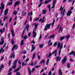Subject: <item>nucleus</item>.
I'll return each mask as SVG.
<instances>
[{
	"mask_svg": "<svg viewBox=\"0 0 75 75\" xmlns=\"http://www.w3.org/2000/svg\"><path fill=\"white\" fill-rule=\"evenodd\" d=\"M59 48V55H60L61 54V49H62L63 48V43H62L61 45L60 43L59 42H58V44L57 45V48Z\"/></svg>",
	"mask_w": 75,
	"mask_h": 75,
	"instance_id": "f257e3e1",
	"label": "nucleus"
},
{
	"mask_svg": "<svg viewBox=\"0 0 75 75\" xmlns=\"http://www.w3.org/2000/svg\"><path fill=\"white\" fill-rule=\"evenodd\" d=\"M38 23H35L34 26L35 28L33 32V37L34 38H35V37H36V35H37V33L35 32V31H36V28H37V27H38Z\"/></svg>",
	"mask_w": 75,
	"mask_h": 75,
	"instance_id": "f03ea898",
	"label": "nucleus"
},
{
	"mask_svg": "<svg viewBox=\"0 0 75 75\" xmlns=\"http://www.w3.org/2000/svg\"><path fill=\"white\" fill-rule=\"evenodd\" d=\"M64 10V8H62V6H61V7L60 8V10L61 11V15H62V17L60 18H61V19L64 16V14H65V10L64 9L62 13V11Z\"/></svg>",
	"mask_w": 75,
	"mask_h": 75,
	"instance_id": "7ed1b4c3",
	"label": "nucleus"
},
{
	"mask_svg": "<svg viewBox=\"0 0 75 75\" xmlns=\"http://www.w3.org/2000/svg\"><path fill=\"white\" fill-rule=\"evenodd\" d=\"M1 7H0V9H1L2 8V9L1 10V12L0 14V16H1V15H2V13H3V10H4V5L3 4V2H2L1 4Z\"/></svg>",
	"mask_w": 75,
	"mask_h": 75,
	"instance_id": "20e7f679",
	"label": "nucleus"
},
{
	"mask_svg": "<svg viewBox=\"0 0 75 75\" xmlns=\"http://www.w3.org/2000/svg\"><path fill=\"white\" fill-rule=\"evenodd\" d=\"M74 7H72L71 8L70 10L68 11L67 14V16H71V14H72V11H71V10H72L73 9H74Z\"/></svg>",
	"mask_w": 75,
	"mask_h": 75,
	"instance_id": "39448f33",
	"label": "nucleus"
},
{
	"mask_svg": "<svg viewBox=\"0 0 75 75\" xmlns=\"http://www.w3.org/2000/svg\"><path fill=\"white\" fill-rule=\"evenodd\" d=\"M51 24H52V23H50V24H46V26L44 29V30L45 31H46V30H47V29H50V26L51 25Z\"/></svg>",
	"mask_w": 75,
	"mask_h": 75,
	"instance_id": "423d86ee",
	"label": "nucleus"
},
{
	"mask_svg": "<svg viewBox=\"0 0 75 75\" xmlns=\"http://www.w3.org/2000/svg\"><path fill=\"white\" fill-rule=\"evenodd\" d=\"M18 61V59H16L15 61L13 64V65L12 66V68L13 69H15V68H16V64H17Z\"/></svg>",
	"mask_w": 75,
	"mask_h": 75,
	"instance_id": "0eeeda50",
	"label": "nucleus"
},
{
	"mask_svg": "<svg viewBox=\"0 0 75 75\" xmlns=\"http://www.w3.org/2000/svg\"><path fill=\"white\" fill-rule=\"evenodd\" d=\"M67 56H65L64 58L62 61V64H64V63L67 61Z\"/></svg>",
	"mask_w": 75,
	"mask_h": 75,
	"instance_id": "6e6552de",
	"label": "nucleus"
},
{
	"mask_svg": "<svg viewBox=\"0 0 75 75\" xmlns=\"http://www.w3.org/2000/svg\"><path fill=\"white\" fill-rule=\"evenodd\" d=\"M27 28V31H28V30H29V25L27 24L26 27L25 28V30H23V34H24V32L25 31V30H26Z\"/></svg>",
	"mask_w": 75,
	"mask_h": 75,
	"instance_id": "1a4fd4ad",
	"label": "nucleus"
},
{
	"mask_svg": "<svg viewBox=\"0 0 75 75\" xmlns=\"http://www.w3.org/2000/svg\"><path fill=\"white\" fill-rule=\"evenodd\" d=\"M18 48V46L16 45H15L14 46H13L12 49V51H14V49L15 50H17Z\"/></svg>",
	"mask_w": 75,
	"mask_h": 75,
	"instance_id": "9d476101",
	"label": "nucleus"
},
{
	"mask_svg": "<svg viewBox=\"0 0 75 75\" xmlns=\"http://www.w3.org/2000/svg\"><path fill=\"white\" fill-rule=\"evenodd\" d=\"M15 57V54H14V52H13L12 54L10 56L9 58H14Z\"/></svg>",
	"mask_w": 75,
	"mask_h": 75,
	"instance_id": "9b49d317",
	"label": "nucleus"
},
{
	"mask_svg": "<svg viewBox=\"0 0 75 75\" xmlns=\"http://www.w3.org/2000/svg\"><path fill=\"white\" fill-rule=\"evenodd\" d=\"M56 4V0H54L53 3V6L52 7V9L53 8H55V4Z\"/></svg>",
	"mask_w": 75,
	"mask_h": 75,
	"instance_id": "f8f14e48",
	"label": "nucleus"
},
{
	"mask_svg": "<svg viewBox=\"0 0 75 75\" xmlns=\"http://www.w3.org/2000/svg\"><path fill=\"white\" fill-rule=\"evenodd\" d=\"M57 51H58V50H55L53 52L52 54V55H53V54H54V55L55 57H57Z\"/></svg>",
	"mask_w": 75,
	"mask_h": 75,
	"instance_id": "ddd939ff",
	"label": "nucleus"
},
{
	"mask_svg": "<svg viewBox=\"0 0 75 75\" xmlns=\"http://www.w3.org/2000/svg\"><path fill=\"white\" fill-rule=\"evenodd\" d=\"M20 3V1H18V2L16 1L15 3L14 7H16V6H17V5H18Z\"/></svg>",
	"mask_w": 75,
	"mask_h": 75,
	"instance_id": "4468645a",
	"label": "nucleus"
},
{
	"mask_svg": "<svg viewBox=\"0 0 75 75\" xmlns=\"http://www.w3.org/2000/svg\"><path fill=\"white\" fill-rule=\"evenodd\" d=\"M6 31V29L5 28H4L2 29V30H0V33H1V34H3V33H4V31Z\"/></svg>",
	"mask_w": 75,
	"mask_h": 75,
	"instance_id": "2eb2a0df",
	"label": "nucleus"
},
{
	"mask_svg": "<svg viewBox=\"0 0 75 75\" xmlns=\"http://www.w3.org/2000/svg\"><path fill=\"white\" fill-rule=\"evenodd\" d=\"M56 59H56V61L57 62L58 61L59 62L60 61V60H61V58L59 57V56H58L56 58Z\"/></svg>",
	"mask_w": 75,
	"mask_h": 75,
	"instance_id": "dca6fc26",
	"label": "nucleus"
},
{
	"mask_svg": "<svg viewBox=\"0 0 75 75\" xmlns=\"http://www.w3.org/2000/svg\"><path fill=\"white\" fill-rule=\"evenodd\" d=\"M2 41L0 42V45H2V44H4V39H3V38H1V39Z\"/></svg>",
	"mask_w": 75,
	"mask_h": 75,
	"instance_id": "f3484780",
	"label": "nucleus"
},
{
	"mask_svg": "<svg viewBox=\"0 0 75 75\" xmlns=\"http://www.w3.org/2000/svg\"><path fill=\"white\" fill-rule=\"evenodd\" d=\"M62 27L60 26L59 27V33H61L62 32Z\"/></svg>",
	"mask_w": 75,
	"mask_h": 75,
	"instance_id": "a211bd4d",
	"label": "nucleus"
},
{
	"mask_svg": "<svg viewBox=\"0 0 75 75\" xmlns=\"http://www.w3.org/2000/svg\"><path fill=\"white\" fill-rule=\"evenodd\" d=\"M40 0V3H41L39 5V7H41V5H42V4H43V2H42V0Z\"/></svg>",
	"mask_w": 75,
	"mask_h": 75,
	"instance_id": "6ab92c4d",
	"label": "nucleus"
},
{
	"mask_svg": "<svg viewBox=\"0 0 75 75\" xmlns=\"http://www.w3.org/2000/svg\"><path fill=\"white\" fill-rule=\"evenodd\" d=\"M8 9H7L6 10L5 12H4V15L6 16L7 14V13H8Z\"/></svg>",
	"mask_w": 75,
	"mask_h": 75,
	"instance_id": "aec40b11",
	"label": "nucleus"
},
{
	"mask_svg": "<svg viewBox=\"0 0 75 75\" xmlns=\"http://www.w3.org/2000/svg\"><path fill=\"white\" fill-rule=\"evenodd\" d=\"M32 50L31 51H33V50H34L35 49V47H34V46L33 45H32Z\"/></svg>",
	"mask_w": 75,
	"mask_h": 75,
	"instance_id": "412c9836",
	"label": "nucleus"
},
{
	"mask_svg": "<svg viewBox=\"0 0 75 75\" xmlns=\"http://www.w3.org/2000/svg\"><path fill=\"white\" fill-rule=\"evenodd\" d=\"M51 1V0H49V1L46 0L45 1L44 4H47V3H49V2H50V1Z\"/></svg>",
	"mask_w": 75,
	"mask_h": 75,
	"instance_id": "4be33fe9",
	"label": "nucleus"
},
{
	"mask_svg": "<svg viewBox=\"0 0 75 75\" xmlns=\"http://www.w3.org/2000/svg\"><path fill=\"white\" fill-rule=\"evenodd\" d=\"M51 55H52L51 53H50L49 54H47L46 57H47V58H49V57H51Z\"/></svg>",
	"mask_w": 75,
	"mask_h": 75,
	"instance_id": "5701e85b",
	"label": "nucleus"
},
{
	"mask_svg": "<svg viewBox=\"0 0 75 75\" xmlns=\"http://www.w3.org/2000/svg\"><path fill=\"white\" fill-rule=\"evenodd\" d=\"M39 21L40 22V21H41V23H43L44 22V21H45V20L43 19H40L39 20Z\"/></svg>",
	"mask_w": 75,
	"mask_h": 75,
	"instance_id": "b1692460",
	"label": "nucleus"
},
{
	"mask_svg": "<svg viewBox=\"0 0 75 75\" xmlns=\"http://www.w3.org/2000/svg\"><path fill=\"white\" fill-rule=\"evenodd\" d=\"M42 12V14H45L46 13V10L45 9L43 10Z\"/></svg>",
	"mask_w": 75,
	"mask_h": 75,
	"instance_id": "393cba45",
	"label": "nucleus"
},
{
	"mask_svg": "<svg viewBox=\"0 0 75 75\" xmlns=\"http://www.w3.org/2000/svg\"><path fill=\"white\" fill-rule=\"evenodd\" d=\"M11 33L12 36H14V35H15V34H14V33L13 30H11Z\"/></svg>",
	"mask_w": 75,
	"mask_h": 75,
	"instance_id": "a878e982",
	"label": "nucleus"
},
{
	"mask_svg": "<svg viewBox=\"0 0 75 75\" xmlns=\"http://www.w3.org/2000/svg\"><path fill=\"white\" fill-rule=\"evenodd\" d=\"M12 4H13V1L10 2L7 4L8 6H10V5H12Z\"/></svg>",
	"mask_w": 75,
	"mask_h": 75,
	"instance_id": "bb28decb",
	"label": "nucleus"
},
{
	"mask_svg": "<svg viewBox=\"0 0 75 75\" xmlns=\"http://www.w3.org/2000/svg\"><path fill=\"white\" fill-rule=\"evenodd\" d=\"M8 18V16L7 15L6 16H5L4 17V21H5L6 20V19H7Z\"/></svg>",
	"mask_w": 75,
	"mask_h": 75,
	"instance_id": "cd10ccee",
	"label": "nucleus"
},
{
	"mask_svg": "<svg viewBox=\"0 0 75 75\" xmlns=\"http://www.w3.org/2000/svg\"><path fill=\"white\" fill-rule=\"evenodd\" d=\"M35 57V53H34L33 55V57L32 58V59H34Z\"/></svg>",
	"mask_w": 75,
	"mask_h": 75,
	"instance_id": "c85d7f7f",
	"label": "nucleus"
},
{
	"mask_svg": "<svg viewBox=\"0 0 75 75\" xmlns=\"http://www.w3.org/2000/svg\"><path fill=\"white\" fill-rule=\"evenodd\" d=\"M11 42L12 44V45H14V39H12L11 40Z\"/></svg>",
	"mask_w": 75,
	"mask_h": 75,
	"instance_id": "c756f323",
	"label": "nucleus"
},
{
	"mask_svg": "<svg viewBox=\"0 0 75 75\" xmlns=\"http://www.w3.org/2000/svg\"><path fill=\"white\" fill-rule=\"evenodd\" d=\"M45 63V60L44 59L42 60L40 62V64H44Z\"/></svg>",
	"mask_w": 75,
	"mask_h": 75,
	"instance_id": "7c9ffc66",
	"label": "nucleus"
},
{
	"mask_svg": "<svg viewBox=\"0 0 75 75\" xmlns=\"http://www.w3.org/2000/svg\"><path fill=\"white\" fill-rule=\"evenodd\" d=\"M51 5H48V6H47V8H48L49 9V12H50V11L51 10Z\"/></svg>",
	"mask_w": 75,
	"mask_h": 75,
	"instance_id": "2f4dec72",
	"label": "nucleus"
},
{
	"mask_svg": "<svg viewBox=\"0 0 75 75\" xmlns=\"http://www.w3.org/2000/svg\"><path fill=\"white\" fill-rule=\"evenodd\" d=\"M69 37H70V34H69L66 37V38H67V39H69Z\"/></svg>",
	"mask_w": 75,
	"mask_h": 75,
	"instance_id": "473e14b6",
	"label": "nucleus"
},
{
	"mask_svg": "<svg viewBox=\"0 0 75 75\" xmlns=\"http://www.w3.org/2000/svg\"><path fill=\"white\" fill-rule=\"evenodd\" d=\"M70 64L68 63H67V67L68 68H70Z\"/></svg>",
	"mask_w": 75,
	"mask_h": 75,
	"instance_id": "72a5a7b5",
	"label": "nucleus"
},
{
	"mask_svg": "<svg viewBox=\"0 0 75 75\" xmlns=\"http://www.w3.org/2000/svg\"><path fill=\"white\" fill-rule=\"evenodd\" d=\"M65 38V37L64 36H63L62 37H60V40L61 41H62V40H64V39Z\"/></svg>",
	"mask_w": 75,
	"mask_h": 75,
	"instance_id": "f704fd0d",
	"label": "nucleus"
},
{
	"mask_svg": "<svg viewBox=\"0 0 75 75\" xmlns=\"http://www.w3.org/2000/svg\"><path fill=\"white\" fill-rule=\"evenodd\" d=\"M54 37V35H52L50 36L49 38H53Z\"/></svg>",
	"mask_w": 75,
	"mask_h": 75,
	"instance_id": "c9c22d12",
	"label": "nucleus"
},
{
	"mask_svg": "<svg viewBox=\"0 0 75 75\" xmlns=\"http://www.w3.org/2000/svg\"><path fill=\"white\" fill-rule=\"evenodd\" d=\"M44 46V44H40L39 45L40 48H42Z\"/></svg>",
	"mask_w": 75,
	"mask_h": 75,
	"instance_id": "e433bc0d",
	"label": "nucleus"
},
{
	"mask_svg": "<svg viewBox=\"0 0 75 75\" xmlns=\"http://www.w3.org/2000/svg\"><path fill=\"white\" fill-rule=\"evenodd\" d=\"M28 38V37H27V35H25L24 36V38H23L24 40H26V39H27Z\"/></svg>",
	"mask_w": 75,
	"mask_h": 75,
	"instance_id": "4c0bfd02",
	"label": "nucleus"
},
{
	"mask_svg": "<svg viewBox=\"0 0 75 75\" xmlns=\"http://www.w3.org/2000/svg\"><path fill=\"white\" fill-rule=\"evenodd\" d=\"M19 70H18V69H15L14 72H17Z\"/></svg>",
	"mask_w": 75,
	"mask_h": 75,
	"instance_id": "58836bf2",
	"label": "nucleus"
},
{
	"mask_svg": "<svg viewBox=\"0 0 75 75\" xmlns=\"http://www.w3.org/2000/svg\"><path fill=\"white\" fill-rule=\"evenodd\" d=\"M49 61H50V59H48L47 61V62H46L47 65H48V63H49Z\"/></svg>",
	"mask_w": 75,
	"mask_h": 75,
	"instance_id": "ea45409f",
	"label": "nucleus"
},
{
	"mask_svg": "<svg viewBox=\"0 0 75 75\" xmlns=\"http://www.w3.org/2000/svg\"><path fill=\"white\" fill-rule=\"evenodd\" d=\"M33 64H34V62H32L31 64L29 63V65H30V66H33Z\"/></svg>",
	"mask_w": 75,
	"mask_h": 75,
	"instance_id": "a19ab883",
	"label": "nucleus"
},
{
	"mask_svg": "<svg viewBox=\"0 0 75 75\" xmlns=\"http://www.w3.org/2000/svg\"><path fill=\"white\" fill-rule=\"evenodd\" d=\"M23 43H24V40H22L21 42V45H23Z\"/></svg>",
	"mask_w": 75,
	"mask_h": 75,
	"instance_id": "79ce46f5",
	"label": "nucleus"
},
{
	"mask_svg": "<svg viewBox=\"0 0 75 75\" xmlns=\"http://www.w3.org/2000/svg\"><path fill=\"white\" fill-rule=\"evenodd\" d=\"M16 75H21V74L20 73V72H18L16 73Z\"/></svg>",
	"mask_w": 75,
	"mask_h": 75,
	"instance_id": "37998d69",
	"label": "nucleus"
},
{
	"mask_svg": "<svg viewBox=\"0 0 75 75\" xmlns=\"http://www.w3.org/2000/svg\"><path fill=\"white\" fill-rule=\"evenodd\" d=\"M13 14L14 15H16L17 14V12L16 11H14V12L13 13Z\"/></svg>",
	"mask_w": 75,
	"mask_h": 75,
	"instance_id": "c03bdc74",
	"label": "nucleus"
},
{
	"mask_svg": "<svg viewBox=\"0 0 75 75\" xmlns=\"http://www.w3.org/2000/svg\"><path fill=\"white\" fill-rule=\"evenodd\" d=\"M57 45V42H55L54 44V46L56 47Z\"/></svg>",
	"mask_w": 75,
	"mask_h": 75,
	"instance_id": "a18cd8bd",
	"label": "nucleus"
},
{
	"mask_svg": "<svg viewBox=\"0 0 75 75\" xmlns=\"http://www.w3.org/2000/svg\"><path fill=\"white\" fill-rule=\"evenodd\" d=\"M29 74V75H31V70H29L28 71Z\"/></svg>",
	"mask_w": 75,
	"mask_h": 75,
	"instance_id": "49530a36",
	"label": "nucleus"
},
{
	"mask_svg": "<svg viewBox=\"0 0 75 75\" xmlns=\"http://www.w3.org/2000/svg\"><path fill=\"white\" fill-rule=\"evenodd\" d=\"M11 60H10L9 61V63H8L9 66H10L11 65Z\"/></svg>",
	"mask_w": 75,
	"mask_h": 75,
	"instance_id": "de8ad7c7",
	"label": "nucleus"
},
{
	"mask_svg": "<svg viewBox=\"0 0 75 75\" xmlns=\"http://www.w3.org/2000/svg\"><path fill=\"white\" fill-rule=\"evenodd\" d=\"M39 67H40V65H39V66H36L35 67V68H38Z\"/></svg>",
	"mask_w": 75,
	"mask_h": 75,
	"instance_id": "09e8293b",
	"label": "nucleus"
},
{
	"mask_svg": "<svg viewBox=\"0 0 75 75\" xmlns=\"http://www.w3.org/2000/svg\"><path fill=\"white\" fill-rule=\"evenodd\" d=\"M38 59H40L41 57H40V55H38Z\"/></svg>",
	"mask_w": 75,
	"mask_h": 75,
	"instance_id": "8fccbe9b",
	"label": "nucleus"
},
{
	"mask_svg": "<svg viewBox=\"0 0 75 75\" xmlns=\"http://www.w3.org/2000/svg\"><path fill=\"white\" fill-rule=\"evenodd\" d=\"M27 21L28 20L27 19H26V21L25 22L24 24V25H25L26 24V23H27Z\"/></svg>",
	"mask_w": 75,
	"mask_h": 75,
	"instance_id": "3c124183",
	"label": "nucleus"
},
{
	"mask_svg": "<svg viewBox=\"0 0 75 75\" xmlns=\"http://www.w3.org/2000/svg\"><path fill=\"white\" fill-rule=\"evenodd\" d=\"M12 69H13V68H12L10 69L9 70V71H8V72H10L11 71H12Z\"/></svg>",
	"mask_w": 75,
	"mask_h": 75,
	"instance_id": "603ef678",
	"label": "nucleus"
},
{
	"mask_svg": "<svg viewBox=\"0 0 75 75\" xmlns=\"http://www.w3.org/2000/svg\"><path fill=\"white\" fill-rule=\"evenodd\" d=\"M28 61H29V58L26 59L25 60V62H27Z\"/></svg>",
	"mask_w": 75,
	"mask_h": 75,
	"instance_id": "864d4df0",
	"label": "nucleus"
},
{
	"mask_svg": "<svg viewBox=\"0 0 75 75\" xmlns=\"http://www.w3.org/2000/svg\"><path fill=\"white\" fill-rule=\"evenodd\" d=\"M0 67L1 68H4V66L3 65H1Z\"/></svg>",
	"mask_w": 75,
	"mask_h": 75,
	"instance_id": "5fc2aeb1",
	"label": "nucleus"
},
{
	"mask_svg": "<svg viewBox=\"0 0 75 75\" xmlns=\"http://www.w3.org/2000/svg\"><path fill=\"white\" fill-rule=\"evenodd\" d=\"M35 71V68H33L32 71V72H34Z\"/></svg>",
	"mask_w": 75,
	"mask_h": 75,
	"instance_id": "6e6d98bb",
	"label": "nucleus"
},
{
	"mask_svg": "<svg viewBox=\"0 0 75 75\" xmlns=\"http://www.w3.org/2000/svg\"><path fill=\"white\" fill-rule=\"evenodd\" d=\"M28 37H30V36H31V33H28Z\"/></svg>",
	"mask_w": 75,
	"mask_h": 75,
	"instance_id": "4d7b16f0",
	"label": "nucleus"
},
{
	"mask_svg": "<svg viewBox=\"0 0 75 75\" xmlns=\"http://www.w3.org/2000/svg\"><path fill=\"white\" fill-rule=\"evenodd\" d=\"M49 46H50V45H52V42H51L50 43L48 44Z\"/></svg>",
	"mask_w": 75,
	"mask_h": 75,
	"instance_id": "13d9d810",
	"label": "nucleus"
},
{
	"mask_svg": "<svg viewBox=\"0 0 75 75\" xmlns=\"http://www.w3.org/2000/svg\"><path fill=\"white\" fill-rule=\"evenodd\" d=\"M4 59V56H3L1 58V61Z\"/></svg>",
	"mask_w": 75,
	"mask_h": 75,
	"instance_id": "bf43d9fd",
	"label": "nucleus"
},
{
	"mask_svg": "<svg viewBox=\"0 0 75 75\" xmlns=\"http://www.w3.org/2000/svg\"><path fill=\"white\" fill-rule=\"evenodd\" d=\"M55 22V20H53V23H52V25H54V22Z\"/></svg>",
	"mask_w": 75,
	"mask_h": 75,
	"instance_id": "052dcab7",
	"label": "nucleus"
},
{
	"mask_svg": "<svg viewBox=\"0 0 75 75\" xmlns=\"http://www.w3.org/2000/svg\"><path fill=\"white\" fill-rule=\"evenodd\" d=\"M70 61H71V62H74V60L72 59V58H71L70 59Z\"/></svg>",
	"mask_w": 75,
	"mask_h": 75,
	"instance_id": "680f3d73",
	"label": "nucleus"
},
{
	"mask_svg": "<svg viewBox=\"0 0 75 75\" xmlns=\"http://www.w3.org/2000/svg\"><path fill=\"white\" fill-rule=\"evenodd\" d=\"M21 66H20L17 69L19 70V69H21Z\"/></svg>",
	"mask_w": 75,
	"mask_h": 75,
	"instance_id": "e2e57ef3",
	"label": "nucleus"
},
{
	"mask_svg": "<svg viewBox=\"0 0 75 75\" xmlns=\"http://www.w3.org/2000/svg\"><path fill=\"white\" fill-rule=\"evenodd\" d=\"M75 24H74L73 25V26L72 27L73 29H74V28H75Z\"/></svg>",
	"mask_w": 75,
	"mask_h": 75,
	"instance_id": "0e129e2a",
	"label": "nucleus"
},
{
	"mask_svg": "<svg viewBox=\"0 0 75 75\" xmlns=\"http://www.w3.org/2000/svg\"><path fill=\"white\" fill-rule=\"evenodd\" d=\"M31 43H33V44H35V41H32Z\"/></svg>",
	"mask_w": 75,
	"mask_h": 75,
	"instance_id": "69168bd1",
	"label": "nucleus"
},
{
	"mask_svg": "<svg viewBox=\"0 0 75 75\" xmlns=\"http://www.w3.org/2000/svg\"><path fill=\"white\" fill-rule=\"evenodd\" d=\"M8 75H11V72H10L8 74Z\"/></svg>",
	"mask_w": 75,
	"mask_h": 75,
	"instance_id": "338daca9",
	"label": "nucleus"
},
{
	"mask_svg": "<svg viewBox=\"0 0 75 75\" xmlns=\"http://www.w3.org/2000/svg\"><path fill=\"white\" fill-rule=\"evenodd\" d=\"M51 71H50L48 75H51Z\"/></svg>",
	"mask_w": 75,
	"mask_h": 75,
	"instance_id": "774afa93",
	"label": "nucleus"
}]
</instances>
